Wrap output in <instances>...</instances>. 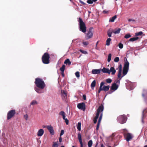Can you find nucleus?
<instances>
[{
  "mask_svg": "<svg viewBox=\"0 0 147 147\" xmlns=\"http://www.w3.org/2000/svg\"><path fill=\"white\" fill-rule=\"evenodd\" d=\"M112 55L110 53L109 54L108 57L107 61L108 62H109L111 59Z\"/></svg>",
  "mask_w": 147,
  "mask_h": 147,
  "instance_id": "72a5a7b5",
  "label": "nucleus"
},
{
  "mask_svg": "<svg viewBox=\"0 0 147 147\" xmlns=\"http://www.w3.org/2000/svg\"><path fill=\"white\" fill-rule=\"evenodd\" d=\"M75 75L77 77L79 78L80 76L79 72L78 71L76 72Z\"/></svg>",
  "mask_w": 147,
  "mask_h": 147,
  "instance_id": "79ce46f5",
  "label": "nucleus"
},
{
  "mask_svg": "<svg viewBox=\"0 0 147 147\" xmlns=\"http://www.w3.org/2000/svg\"><path fill=\"white\" fill-rule=\"evenodd\" d=\"M62 117H63V119H64V120H65V119H66V118H65V115H64L63 116H62Z\"/></svg>",
  "mask_w": 147,
  "mask_h": 147,
  "instance_id": "0e129e2a",
  "label": "nucleus"
},
{
  "mask_svg": "<svg viewBox=\"0 0 147 147\" xmlns=\"http://www.w3.org/2000/svg\"><path fill=\"white\" fill-rule=\"evenodd\" d=\"M80 51L82 53L84 54H86L88 53L86 51H84L82 50H80Z\"/></svg>",
  "mask_w": 147,
  "mask_h": 147,
  "instance_id": "c03bdc74",
  "label": "nucleus"
},
{
  "mask_svg": "<svg viewBox=\"0 0 147 147\" xmlns=\"http://www.w3.org/2000/svg\"><path fill=\"white\" fill-rule=\"evenodd\" d=\"M118 46H119V47L121 49L123 48V44L121 43H120L119 44Z\"/></svg>",
  "mask_w": 147,
  "mask_h": 147,
  "instance_id": "a19ab883",
  "label": "nucleus"
},
{
  "mask_svg": "<svg viewBox=\"0 0 147 147\" xmlns=\"http://www.w3.org/2000/svg\"><path fill=\"white\" fill-rule=\"evenodd\" d=\"M99 42V41H97V42L96 43V49L97 45H98Z\"/></svg>",
  "mask_w": 147,
  "mask_h": 147,
  "instance_id": "e2e57ef3",
  "label": "nucleus"
},
{
  "mask_svg": "<svg viewBox=\"0 0 147 147\" xmlns=\"http://www.w3.org/2000/svg\"><path fill=\"white\" fill-rule=\"evenodd\" d=\"M138 39L139 38L138 37H133L130 38L129 40V41L133 42L138 40Z\"/></svg>",
  "mask_w": 147,
  "mask_h": 147,
  "instance_id": "bb28decb",
  "label": "nucleus"
},
{
  "mask_svg": "<svg viewBox=\"0 0 147 147\" xmlns=\"http://www.w3.org/2000/svg\"><path fill=\"white\" fill-rule=\"evenodd\" d=\"M111 40V39L110 38H108L106 40V45L107 46H109L110 44V42Z\"/></svg>",
  "mask_w": 147,
  "mask_h": 147,
  "instance_id": "7c9ffc66",
  "label": "nucleus"
},
{
  "mask_svg": "<svg viewBox=\"0 0 147 147\" xmlns=\"http://www.w3.org/2000/svg\"><path fill=\"white\" fill-rule=\"evenodd\" d=\"M119 61V57H116L114 59V61L116 62H118Z\"/></svg>",
  "mask_w": 147,
  "mask_h": 147,
  "instance_id": "ea45409f",
  "label": "nucleus"
},
{
  "mask_svg": "<svg viewBox=\"0 0 147 147\" xmlns=\"http://www.w3.org/2000/svg\"><path fill=\"white\" fill-rule=\"evenodd\" d=\"M78 21L79 23V28L80 30L83 33H85L86 31V27L85 23L83 22L82 19L80 18H79Z\"/></svg>",
  "mask_w": 147,
  "mask_h": 147,
  "instance_id": "f03ea898",
  "label": "nucleus"
},
{
  "mask_svg": "<svg viewBox=\"0 0 147 147\" xmlns=\"http://www.w3.org/2000/svg\"><path fill=\"white\" fill-rule=\"evenodd\" d=\"M93 121L94 123L95 124L96 123L97 121V119H96L94 118L93 119Z\"/></svg>",
  "mask_w": 147,
  "mask_h": 147,
  "instance_id": "5fc2aeb1",
  "label": "nucleus"
},
{
  "mask_svg": "<svg viewBox=\"0 0 147 147\" xmlns=\"http://www.w3.org/2000/svg\"><path fill=\"white\" fill-rule=\"evenodd\" d=\"M113 91H112L111 90H110L107 93L106 96L108 94H111L112 93H113Z\"/></svg>",
  "mask_w": 147,
  "mask_h": 147,
  "instance_id": "a18cd8bd",
  "label": "nucleus"
},
{
  "mask_svg": "<svg viewBox=\"0 0 147 147\" xmlns=\"http://www.w3.org/2000/svg\"><path fill=\"white\" fill-rule=\"evenodd\" d=\"M59 141L60 142H61L62 141V138L61 137H60L59 139Z\"/></svg>",
  "mask_w": 147,
  "mask_h": 147,
  "instance_id": "052dcab7",
  "label": "nucleus"
},
{
  "mask_svg": "<svg viewBox=\"0 0 147 147\" xmlns=\"http://www.w3.org/2000/svg\"><path fill=\"white\" fill-rule=\"evenodd\" d=\"M78 138L80 144V147H83V145L82 141L81 135L80 132H79L78 134Z\"/></svg>",
  "mask_w": 147,
  "mask_h": 147,
  "instance_id": "4468645a",
  "label": "nucleus"
},
{
  "mask_svg": "<svg viewBox=\"0 0 147 147\" xmlns=\"http://www.w3.org/2000/svg\"><path fill=\"white\" fill-rule=\"evenodd\" d=\"M131 36V35L129 34H127L125 35L124 36V38H128Z\"/></svg>",
  "mask_w": 147,
  "mask_h": 147,
  "instance_id": "e433bc0d",
  "label": "nucleus"
},
{
  "mask_svg": "<svg viewBox=\"0 0 147 147\" xmlns=\"http://www.w3.org/2000/svg\"><path fill=\"white\" fill-rule=\"evenodd\" d=\"M125 59L126 60V61L125 62L124 64V67L123 69V76H121L119 78V80H121V78L124 76H125L127 73L129 68V62L127 61V59L126 57H125L124 61H125Z\"/></svg>",
  "mask_w": 147,
  "mask_h": 147,
  "instance_id": "7ed1b4c3",
  "label": "nucleus"
},
{
  "mask_svg": "<svg viewBox=\"0 0 147 147\" xmlns=\"http://www.w3.org/2000/svg\"><path fill=\"white\" fill-rule=\"evenodd\" d=\"M102 113L100 115V117H101L102 118Z\"/></svg>",
  "mask_w": 147,
  "mask_h": 147,
  "instance_id": "338daca9",
  "label": "nucleus"
},
{
  "mask_svg": "<svg viewBox=\"0 0 147 147\" xmlns=\"http://www.w3.org/2000/svg\"><path fill=\"white\" fill-rule=\"evenodd\" d=\"M38 104L37 102L35 100H33L31 103V105H34Z\"/></svg>",
  "mask_w": 147,
  "mask_h": 147,
  "instance_id": "c9c22d12",
  "label": "nucleus"
},
{
  "mask_svg": "<svg viewBox=\"0 0 147 147\" xmlns=\"http://www.w3.org/2000/svg\"><path fill=\"white\" fill-rule=\"evenodd\" d=\"M16 111L15 110H10L8 112L7 115V120H9L13 117L16 114Z\"/></svg>",
  "mask_w": 147,
  "mask_h": 147,
  "instance_id": "423d86ee",
  "label": "nucleus"
},
{
  "mask_svg": "<svg viewBox=\"0 0 147 147\" xmlns=\"http://www.w3.org/2000/svg\"><path fill=\"white\" fill-rule=\"evenodd\" d=\"M59 115L63 116L65 115V113L63 111H62L59 112Z\"/></svg>",
  "mask_w": 147,
  "mask_h": 147,
  "instance_id": "f704fd0d",
  "label": "nucleus"
},
{
  "mask_svg": "<svg viewBox=\"0 0 147 147\" xmlns=\"http://www.w3.org/2000/svg\"><path fill=\"white\" fill-rule=\"evenodd\" d=\"M24 118L26 120H27L28 118V116L27 114H26L24 115Z\"/></svg>",
  "mask_w": 147,
  "mask_h": 147,
  "instance_id": "de8ad7c7",
  "label": "nucleus"
},
{
  "mask_svg": "<svg viewBox=\"0 0 147 147\" xmlns=\"http://www.w3.org/2000/svg\"><path fill=\"white\" fill-rule=\"evenodd\" d=\"M125 139L127 142H128L132 139L133 137L131 134L129 133L126 134L125 136Z\"/></svg>",
  "mask_w": 147,
  "mask_h": 147,
  "instance_id": "9b49d317",
  "label": "nucleus"
},
{
  "mask_svg": "<svg viewBox=\"0 0 147 147\" xmlns=\"http://www.w3.org/2000/svg\"><path fill=\"white\" fill-rule=\"evenodd\" d=\"M34 83L37 88L41 89H43L46 86L43 80L42 79L38 78H36L35 79Z\"/></svg>",
  "mask_w": 147,
  "mask_h": 147,
  "instance_id": "f257e3e1",
  "label": "nucleus"
},
{
  "mask_svg": "<svg viewBox=\"0 0 147 147\" xmlns=\"http://www.w3.org/2000/svg\"><path fill=\"white\" fill-rule=\"evenodd\" d=\"M61 74L62 76L63 77H64V76H65V74H64V71L63 72H61Z\"/></svg>",
  "mask_w": 147,
  "mask_h": 147,
  "instance_id": "13d9d810",
  "label": "nucleus"
},
{
  "mask_svg": "<svg viewBox=\"0 0 147 147\" xmlns=\"http://www.w3.org/2000/svg\"><path fill=\"white\" fill-rule=\"evenodd\" d=\"M64 63L66 64H68L69 65H71V62L70 61L69 59H67L65 60L64 62Z\"/></svg>",
  "mask_w": 147,
  "mask_h": 147,
  "instance_id": "cd10ccee",
  "label": "nucleus"
},
{
  "mask_svg": "<svg viewBox=\"0 0 147 147\" xmlns=\"http://www.w3.org/2000/svg\"><path fill=\"white\" fill-rule=\"evenodd\" d=\"M117 18V16L116 15H115L113 17L111 18H110L109 20V22H113L114 21V20L115 19H116Z\"/></svg>",
  "mask_w": 147,
  "mask_h": 147,
  "instance_id": "b1692460",
  "label": "nucleus"
},
{
  "mask_svg": "<svg viewBox=\"0 0 147 147\" xmlns=\"http://www.w3.org/2000/svg\"><path fill=\"white\" fill-rule=\"evenodd\" d=\"M82 43L85 46H87L88 45V44H89L88 42H86V41H85V42L83 41L82 42Z\"/></svg>",
  "mask_w": 147,
  "mask_h": 147,
  "instance_id": "37998d69",
  "label": "nucleus"
},
{
  "mask_svg": "<svg viewBox=\"0 0 147 147\" xmlns=\"http://www.w3.org/2000/svg\"><path fill=\"white\" fill-rule=\"evenodd\" d=\"M109 71L110 72V73L111 72V74L112 75L115 74L116 72L114 68L112 67L110 68V69L109 70Z\"/></svg>",
  "mask_w": 147,
  "mask_h": 147,
  "instance_id": "6ab92c4d",
  "label": "nucleus"
},
{
  "mask_svg": "<svg viewBox=\"0 0 147 147\" xmlns=\"http://www.w3.org/2000/svg\"><path fill=\"white\" fill-rule=\"evenodd\" d=\"M128 21L129 22H131V21H135L134 20H133L131 19H129L128 20Z\"/></svg>",
  "mask_w": 147,
  "mask_h": 147,
  "instance_id": "680f3d73",
  "label": "nucleus"
},
{
  "mask_svg": "<svg viewBox=\"0 0 147 147\" xmlns=\"http://www.w3.org/2000/svg\"><path fill=\"white\" fill-rule=\"evenodd\" d=\"M127 118V117L125 115H123L118 117H117V120L120 123L122 124L125 123Z\"/></svg>",
  "mask_w": 147,
  "mask_h": 147,
  "instance_id": "39448f33",
  "label": "nucleus"
},
{
  "mask_svg": "<svg viewBox=\"0 0 147 147\" xmlns=\"http://www.w3.org/2000/svg\"><path fill=\"white\" fill-rule=\"evenodd\" d=\"M120 80H115V83H116V84H119L120 83Z\"/></svg>",
  "mask_w": 147,
  "mask_h": 147,
  "instance_id": "49530a36",
  "label": "nucleus"
},
{
  "mask_svg": "<svg viewBox=\"0 0 147 147\" xmlns=\"http://www.w3.org/2000/svg\"><path fill=\"white\" fill-rule=\"evenodd\" d=\"M100 124V123H98L96 127V130H98V129L99 128V127Z\"/></svg>",
  "mask_w": 147,
  "mask_h": 147,
  "instance_id": "8fccbe9b",
  "label": "nucleus"
},
{
  "mask_svg": "<svg viewBox=\"0 0 147 147\" xmlns=\"http://www.w3.org/2000/svg\"><path fill=\"white\" fill-rule=\"evenodd\" d=\"M103 12L104 13H108V11L105 10H104L103 11Z\"/></svg>",
  "mask_w": 147,
  "mask_h": 147,
  "instance_id": "bf43d9fd",
  "label": "nucleus"
},
{
  "mask_svg": "<svg viewBox=\"0 0 147 147\" xmlns=\"http://www.w3.org/2000/svg\"><path fill=\"white\" fill-rule=\"evenodd\" d=\"M81 122H79L78 123L77 128L79 131H80L81 130Z\"/></svg>",
  "mask_w": 147,
  "mask_h": 147,
  "instance_id": "c756f323",
  "label": "nucleus"
},
{
  "mask_svg": "<svg viewBox=\"0 0 147 147\" xmlns=\"http://www.w3.org/2000/svg\"><path fill=\"white\" fill-rule=\"evenodd\" d=\"M121 29L119 28L117 29H115L114 30H113V33L115 34H119L121 31Z\"/></svg>",
  "mask_w": 147,
  "mask_h": 147,
  "instance_id": "5701e85b",
  "label": "nucleus"
},
{
  "mask_svg": "<svg viewBox=\"0 0 147 147\" xmlns=\"http://www.w3.org/2000/svg\"><path fill=\"white\" fill-rule=\"evenodd\" d=\"M101 71L104 73H108L109 74H110V72L109 71V69L108 68H106L104 67Z\"/></svg>",
  "mask_w": 147,
  "mask_h": 147,
  "instance_id": "a211bd4d",
  "label": "nucleus"
},
{
  "mask_svg": "<svg viewBox=\"0 0 147 147\" xmlns=\"http://www.w3.org/2000/svg\"><path fill=\"white\" fill-rule=\"evenodd\" d=\"M47 128L51 135L54 134V131L53 127L51 125L47 126Z\"/></svg>",
  "mask_w": 147,
  "mask_h": 147,
  "instance_id": "f8f14e48",
  "label": "nucleus"
},
{
  "mask_svg": "<svg viewBox=\"0 0 147 147\" xmlns=\"http://www.w3.org/2000/svg\"><path fill=\"white\" fill-rule=\"evenodd\" d=\"M118 86V85L116 84V83H113L112 84L111 89V90L114 91L117 89Z\"/></svg>",
  "mask_w": 147,
  "mask_h": 147,
  "instance_id": "2eb2a0df",
  "label": "nucleus"
},
{
  "mask_svg": "<svg viewBox=\"0 0 147 147\" xmlns=\"http://www.w3.org/2000/svg\"><path fill=\"white\" fill-rule=\"evenodd\" d=\"M50 55L47 53H45L42 55V63L44 64H48L50 63Z\"/></svg>",
  "mask_w": 147,
  "mask_h": 147,
  "instance_id": "20e7f679",
  "label": "nucleus"
},
{
  "mask_svg": "<svg viewBox=\"0 0 147 147\" xmlns=\"http://www.w3.org/2000/svg\"><path fill=\"white\" fill-rule=\"evenodd\" d=\"M105 84V83L104 82H102L100 84V87L99 89L98 90V93H99L102 90V86L104 85Z\"/></svg>",
  "mask_w": 147,
  "mask_h": 147,
  "instance_id": "393cba45",
  "label": "nucleus"
},
{
  "mask_svg": "<svg viewBox=\"0 0 147 147\" xmlns=\"http://www.w3.org/2000/svg\"><path fill=\"white\" fill-rule=\"evenodd\" d=\"M87 2L89 4H92L93 3L92 0H88L87 1Z\"/></svg>",
  "mask_w": 147,
  "mask_h": 147,
  "instance_id": "09e8293b",
  "label": "nucleus"
},
{
  "mask_svg": "<svg viewBox=\"0 0 147 147\" xmlns=\"http://www.w3.org/2000/svg\"><path fill=\"white\" fill-rule=\"evenodd\" d=\"M106 81L107 83H110L111 82L112 80L111 79L108 78L106 79Z\"/></svg>",
  "mask_w": 147,
  "mask_h": 147,
  "instance_id": "4c0bfd02",
  "label": "nucleus"
},
{
  "mask_svg": "<svg viewBox=\"0 0 147 147\" xmlns=\"http://www.w3.org/2000/svg\"><path fill=\"white\" fill-rule=\"evenodd\" d=\"M109 88L110 86H106L105 85L103 86V88L102 87V90L105 92L109 90Z\"/></svg>",
  "mask_w": 147,
  "mask_h": 147,
  "instance_id": "412c9836",
  "label": "nucleus"
},
{
  "mask_svg": "<svg viewBox=\"0 0 147 147\" xmlns=\"http://www.w3.org/2000/svg\"><path fill=\"white\" fill-rule=\"evenodd\" d=\"M102 119V118H101V117H99L98 123H100Z\"/></svg>",
  "mask_w": 147,
  "mask_h": 147,
  "instance_id": "864d4df0",
  "label": "nucleus"
},
{
  "mask_svg": "<svg viewBox=\"0 0 147 147\" xmlns=\"http://www.w3.org/2000/svg\"><path fill=\"white\" fill-rule=\"evenodd\" d=\"M119 70L118 71V73L117 75V77L118 78H120L121 75L122 66L121 65H119Z\"/></svg>",
  "mask_w": 147,
  "mask_h": 147,
  "instance_id": "dca6fc26",
  "label": "nucleus"
},
{
  "mask_svg": "<svg viewBox=\"0 0 147 147\" xmlns=\"http://www.w3.org/2000/svg\"><path fill=\"white\" fill-rule=\"evenodd\" d=\"M92 144V140L89 141L88 143V147H91Z\"/></svg>",
  "mask_w": 147,
  "mask_h": 147,
  "instance_id": "473e14b6",
  "label": "nucleus"
},
{
  "mask_svg": "<svg viewBox=\"0 0 147 147\" xmlns=\"http://www.w3.org/2000/svg\"><path fill=\"white\" fill-rule=\"evenodd\" d=\"M44 133V131L43 129H40L38 131L37 135L38 136H41Z\"/></svg>",
  "mask_w": 147,
  "mask_h": 147,
  "instance_id": "f3484780",
  "label": "nucleus"
},
{
  "mask_svg": "<svg viewBox=\"0 0 147 147\" xmlns=\"http://www.w3.org/2000/svg\"><path fill=\"white\" fill-rule=\"evenodd\" d=\"M104 147V145L102 144H101V147Z\"/></svg>",
  "mask_w": 147,
  "mask_h": 147,
  "instance_id": "774afa93",
  "label": "nucleus"
},
{
  "mask_svg": "<svg viewBox=\"0 0 147 147\" xmlns=\"http://www.w3.org/2000/svg\"><path fill=\"white\" fill-rule=\"evenodd\" d=\"M101 70V69H93L92 71V72L93 74H100Z\"/></svg>",
  "mask_w": 147,
  "mask_h": 147,
  "instance_id": "ddd939ff",
  "label": "nucleus"
},
{
  "mask_svg": "<svg viewBox=\"0 0 147 147\" xmlns=\"http://www.w3.org/2000/svg\"><path fill=\"white\" fill-rule=\"evenodd\" d=\"M103 109L104 107L103 105L102 104L98 108V109L97 110L96 116L94 118L97 119L98 118L100 112H102L103 110Z\"/></svg>",
  "mask_w": 147,
  "mask_h": 147,
  "instance_id": "0eeeda50",
  "label": "nucleus"
},
{
  "mask_svg": "<svg viewBox=\"0 0 147 147\" xmlns=\"http://www.w3.org/2000/svg\"><path fill=\"white\" fill-rule=\"evenodd\" d=\"M143 33L142 31L139 32H138L136 33L135 34V36H141L143 34Z\"/></svg>",
  "mask_w": 147,
  "mask_h": 147,
  "instance_id": "c85d7f7f",
  "label": "nucleus"
},
{
  "mask_svg": "<svg viewBox=\"0 0 147 147\" xmlns=\"http://www.w3.org/2000/svg\"><path fill=\"white\" fill-rule=\"evenodd\" d=\"M65 121L66 125H68L69 124V120L67 119H66L65 120Z\"/></svg>",
  "mask_w": 147,
  "mask_h": 147,
  "instance_id": "603ef678",
  "label": "nucleus"
},
{
  "mask_svg": "<svg viewBox=\"0 0 147 147\" xmlns=\"http://www.w3.org/2000/svg\"><path fill=\"white\" fill-rule=\"evenodd\" d=\"M83 99L84 100H86V96L85 95H83Z\"/></svg>",
  "mask_w": 147,
  "mask_h": 147,
  "instance_id": "6e6d98bb",
  "label": "nucleus"
},
{
  "mask_svg": "<svg viewBox=\"0 0 147 147\" xmlns=\"http://www.w3.org/2000/svg\"><path fill=\"white\" fill-rule=\"evenodd\" d=\"M59 145L57 142L54 143L52 147H58Z\"/></svg>",
  "mask_w": 147,
  "mask_h": 147,
  "instance_id": "58836bf2",
  "label": "nucleus"
},
{
  "mask_svg": "<svg viewBox=\"0 0 147 147\" xmlns=\"http://www.w3.org/2000/svg\"><path fill=\"white\" fill-rule=\"evenodd\" d=\"M77 107L80 109L83 110L84 111H85L86 109V105L84 102H82L78 104Z\"/></svg>",
  "mask_w": 147,
  "mask_h": 147,
  "instance_id": "1a4fd4ad",
  "label": "nucleus"
},
{
  "mask_svg": "<svg viewBox=\"0 0 147 147\" xmlns=\"http://www.w3.org/2000/svg\"><path fill=\"white\" fill-rule=\"evenodd\" d=\"M35 90L38 93H42L43 92V91L41 89L39 88H35Z\"/></svg>",
  "mask_w": 147,
  "mask_h": 147,
  "instance_id": "4be33fe9",
  "label": "nucleus"
},
{
  "mask_svg": "<svg viewBox=\"0 0 147 147\" xmlns=\"http://www.w3.org/2000/svg\"><path fill=\"white\" fill-rule=\"evenodd\" d=\"M107 35L108 36L110 37L111 36V34L113 33V30L111 29L110 28L107 31Z\"/></svg>",
  "mask_w": 147,
  "mask_h": 147,
  "instance_id": "aec40b11",
  "label": "nucleus"
},
{
  "mask_svg": "<svg viewBox=\"0 0 147 147\" xmlns=\"http://www.w3.org/2000/svg\"><path fill=\"white\" fill-rule=\"evenodd\" d=\"M65 65H63L62 67L60 68V70L61 72H63L65 70Z\"/></svg>",
  "mask_w": 147,
  "mask_h": 147,
  "instance_id": "2f4dec72",
  "label": "nucleus"
},
{
  "mask_svg": "<svg viewBox=\"0 0 147 147\" xmlns=\"http://www.w3.org/2000/svg\"><path fill=\"white\" fill-rule=\"evenodd\" d=\"M96 81L94 80L91 83V87L92 89H93L95 86L96 85Z\"/></svg>",
  "mask_w": 147,
  "mask_h": 147,
  "instance_id": "a878e982",
  "label": "nucleus"
},
{
  "mask_svg": "<svg viewBox=\"0 0 147 147\" xmlns=\"http://www.w3.org/2000/svg\"><path fill=\"white\" fill-rule=\"evenodd\" d=\"M80 2L81 3H82V4L83 5H86V3H84V2H83V1H82L81 0H80Z\"/></svg>",
  "mask_w": 147,
  "mask_h": 147,
  "instance_id": "4d7b16f0",
  "label": "nucleus"
},
{
  "mask_svg": "<svg viewBox=\"0 0 147 147\" xmlns=\"http://www.w3.org/2000/svg\"><path fill=\"white\" fill-rule=\"evenodd\" d=\"M64 133V131L63 130H62L61 131V133L60 134V136H62L63 135V134Z\"/></svg>",
  "mask_w": 147,
  "mask_h": 147,
  "instance_id": "3c124183",
  "label": "nucleus"
},
{
  "mask_svg": "<svg viewBox=\"0 0 147 147\" xmlns=\"http://www.w3.org/2000/svg\"><path fill=\"white\" fill-rule=\"evenodd\" d=\"M93 29V28L92 27H90L89 28V31L87 33L86 35L85 36V38L86 40H88L92 37L93 34L92 30Z\"/></svg>",
  "mask_w": 147,
  "mask_h": 147,
  "instance_id": "6e6552de",
  "label": "nucleus"
},
{
  "mask_svg": "<svg viewBox=\"0 0 147 147\" xmlns=\"http://www.w3.org/2000/svg\"><path fill=\"white\" fill-rule=\"evenodd\" d=\"M62 117H63V119H64V120H65V119H66V118H65V115H64L63 116H62Z\"/></svg>",
  "mask_w": 147,
  "mask_h": 147,
  "instance_id": "69168bd1",
  "label": "nucleus"
},
{
  "mask_svg": "<svg viewBox=\"0 0 147 147\" xmlns=\"http://www.w3.org/2000/svg\"><path fill=\"white\" fill-rule=\"evenodd\" d=\"M61 97L62 100L66 101L67 99V93L66 91L64 90H62L61 91Z\"/></svg>",
  "mask_w": 147,
  "mask_h": 147,
  "instance_id": "9d476101",
  "label": "nucleus"
}]
</instances>
